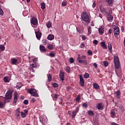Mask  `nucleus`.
<instances>
[{
    "label": "nucleus",
    "instance_id": "obj_1",
    "mask_svg": "<svg viewBox=\"0 0 125 125\" xmlns=\"http://www.w3.org/2000/svg\"><path fill=\"white\" fill-rule=\"evenodd\" d=\"M81 17L83 21L86 22V23H89L90 22V19H89V16L87 13L85 11L83 12L81 15Z\"/></svg>",
    "mask_w": 125,
    "mask_h": 125
},
{
    "label": "nucleus",
    "instance_id": "obj_2",
    "mask_svg": "<svg viewBox=\"0 0 125 125\" xmlns=\"http://www.w3.org/2000/svg\"><path fill=\"white\" fill-rule=\"evenodd\" d=\"M113 32L114 33V37L115 39L119 40V36H120V28L117 25H114L113 27Z\"/></svg>",
    "mask_w": 125,
    "mask_h": 125
},
{
    "label": "nucleus",
    "instance_id": "obj_3",
    "mask_svg": "<svg viewBox=\"0 0 125 125\" xmlns=\"http://www.w3.org/2000/svg\"><path fill=\"white\" fill-rule=\"evenodd\" d=\"M13 91H14V90L13 89H10L8 90L5 95V99L7 100L11 99L12 98V93H13Z\"/></svg>",
    "mask_w": 125,
    "mask_h": 125
},
{
    "label": "nucleus",
    "instance_id": "obj_4",
    "mask_svg": "<svg viewBox=\"0 0 125 125\" xmlns=\"http://www.w3.org/2000/svg\"><path fill=\"white\" fill-rule=\"evenodd\" d=\"M28 93H30L32 96L35 97H39V94L37 92V90L35 88H31L28 90Z\"/></svg>",
    "mask_w": 125,
    "mask_h": 125
},
{
    "label": "nucleus",
    "instance_id": "obj_5",
    "mask_svg": "<svg viewBox=\"0 0 125 125\" xmlns=\"http://www.w3.org/2000/svg\"><path fill=\"white\" fill-rule=\"evenodd\" d=\"M77 60L79 63H82L83 65H87V60L81 59V56L80 55H78Z\"/></svg>",
    "mask_w": 125,
    "mask_h": 125
},
{
    "label": "nucleus",
    "instance_id": "obj_6",
    "mask_svg": "<svg viewBox=\"0 0 125 125\" xmlns=\"http://www.w3.org/2000/svg\"><path fill=\"white\" fill-rule=\"evenodd\" d=\"M106 19L109 22H112L113 19H114V17H113V16H112V15H111V14L109 13H107Z\"/></svg>",
    "mask_w": 125,
    "mask_h": 125
},
{
    "label": "nucleus",
    "instance_id": "obj_7",
    "mask_svg": "<svg viewBox=\"0 0 125 125\" xmlns=\"http://www.w3.org/2000/svg\"><path fill=\"white\" fill-rule=\"evenodd\" d=\"M31 23L32 25H34V26H37V25H38V20L36 18H32L31 20Z\"/></svg>",
    "mask_w": 125,
    "mask_h": 125
},
{
    "label": "nucleus",
    "instance_id": "obj_8",
    "mask_svg": "<svg viewBox=\"0 0 125 125\" xmlns=\"http://www.w3.org/2000/svg\"><path fill=\"white\" fill-rule=\"evenodd\" d=\"M79 77L80 80V84L81 86L83 87L84 86V80H83V78L81 75H79Z\"/></svg>",
    "mask_w": 125,
    "mask_h": 125
},
{
    "label": "nucleus",
    "instance_id": "obj_9",
    "mask_svg": "<svg viewBox=\"0 0 125 125\" xmlns=\"http://www.w3.org/2000/svg\"><path fill=\"white\" fill-rule=\"evenodd\" d=\"M96 108L98 110H103L104 108V105H103L102 103H98V105L96 106Z\"/></svg>",
    "mask_w": 125,
    "mask_h": 125
},
{
    "label": "nucleus",
    "instance_id": "obj_10",
    "mask_svg": "<svg viewBox=\"0 0 125 125\" xmlns=\"http://www.w3.org/2000/svg\"><path fill=\"white\" fill-rule=\"evenodd\" d=\"M105 30V28L104 26H102L99 29V35H103L104 34V31Z\"/></svg>",
    "mask_w": 125,
    "mask_h": 125
},
{
    "label": "nucleus",
    "instance_id": "obj_11",
    "mask_svg": "<svg viewBox=\"0 0 125 125\" xmlns=\"http://www.w3.org/2000/svg\"><path fill=\"white\" fill-rule=\"evenodd\" d=\"M65 76V73L62 71V70L60 71V78L61 79V81H64V77Z\"/></svg>",
    "mask_w": 125,
    "mask_h": 125
},
{
    "label": "nucleus",
    "instance_id": "obj_12",
    "mask_svg": "<svg viewBox=\"0 0 125 125\" xmlns=\"http://www.w3.org/2000/svg\"><path fill=\"white\" fill-rule=\"evenodd\" d=\"M11 63L12 65H17V63H18V60L14 58H12L11 60Z\"/></svg>",
    "mask_w": 125,
    "mask_h": 125
},
{
    "label": "nucleus",
    "instance_id": "obj_13",
    "mask_svg": "<svg viewBox=\"0 0 125 125\" xmlns=\"http://www.w3.org/2000/svg\"><path fill=\"white\" fill-rule=\"evenodd\" d=\"M40 50L41 52H45L46 51V49H45V47L42 45H40Z\"/></svg>",
    "mask_w": 125,
    "mask_h": 125
},
{
    "label": "nucleus",
    "instance_id": "obj_14",
    "mask_svg": "<svg viewBox=\"0 0 125 125\" xmlns=\"http://www.w3.org/2000/svg\"><path fill=\"white\" fill-rule=\"evenodd\" d=\"M17 100H18V98H17V94H15L14 102L13 103V105H14V106H15V105H16Z\"/></svg>",
    "mask_w": 125,
    "mask_h": 125
},
{
    "label": "nucleus",
    "instance_id": "obj_15",
    "mask_svg": "<svg viewBox=\"0 0 125 125\" xmlns=\"http://www.w3.org/2000/svg\"><path fill=\"white\" fill-rule=\"evenodd\" d=\"M101 46L104 49H107V46H106V43L105 42H101Z\"/></svg>",
    "mask_w": 125,
    "mask_h": 125
},
{
    "label": "nucleus",
    "instance_id": "obj_16",
    "mask_svg": "<svg viewBox=\"0 0 125 125\" xmlns=\"http://www.w3.org/2000/svg\"><path fill=\"white\" fill-rule=\"evenodd\" d=\"M20 108H18L15 111V116L17 117H20Z\"/></svg>",
    "mask_w": 125,
    "mask_h": 125
},
{
    "label": "nucleus",
    "instance_id": "obj_17",
    "mask_svg": "<svg viewBox=\"0 0 125 125\" xmlns=\"http://www.w3.org/2000/svg\"><path fill=\"white\" fill-rule=\"evenodd\" d=\"M36 38L38 40H40L41 38H42V33L40 32H37L36 33Z\"/></svg>",
    "mask_w": 125,
    "mask_h": 125
},
{
    "label": "nucleus",
    "instance_id": "obj_18",
    "mask_svg": "<svg viewBox=\"0 0 125 125\" xmlns=\"http://www.w3.org/2000/svg\"><path fill=\"white\" fill-rule=\"evenodd\" d=\"M100 11L101 12H102V13H106V14H108V11H107V10H106V9L105 8H100Z\"/></svg>",
    "mask_w": 125,
    "mask_h": 125
},
{
    "label": "nucleus",
    "instance_id": "obj_19",
    "mask_svg": "<svg viewBox=\"0 0 125 125\" xmlns=\"http://www.w3.org/2000/svg\"><path fill=\"white\" fill-rule=\"evenodd\" d=\"M114 63L120 62V60H119V57H118V56H114Z\"/></svg>",
    "mask_w": 125,
    "mask_h": 125
},
{
    "label": "nucleus",
    "instance_id": "obj_20",
    "mask_svg": "<svg viewBox=\"0 0 125 125\" xmlns=\"http://www.w3.org/2000/svg\"><path fill=\"white\" fill-rule=\"evenodd\" d=\"M108 49L109 50V52H110V53H112V49L113 48V47L112 46V44H111L110 42H108Z\"/></svg>",
    "mask_w": 125,
    "mask_h": 125
},
{
    "label": "nucleus",
    "instance_id": "obj_21",
    "mask_svg": "<svg viewBox=\"0 0 125 125\" xmlns=\"http://www.w3.org/2000/svg\"><path fill=\"white\" fill-rule=\"evenodd\" d=\"M40 121L42 125H44V124H45V119L42 117L40 118Z\"/></svg>",
    "mask_w": 125,
    "mask_h": 125
},
{
    "label": "nucleus",
    "instance_id": "obj_22",
    "mask_svg": "<svg viewBox=\"0 0 125 125\" xmlns=\"http://www.w3.org/2000/svg\"><path fill=\"white\" fill-rule=\"evenodd\" d=\"M53 39H54V35L52 34H50L47 37V39L49 40V41H52Z\"/></svg>",
    "mask_w": 125,
    "mask_h": 125
},
{
    "label": "nucleus",
    "instance_id": "obj_23",
    "mask_svg": "<svg viewBox=\"0 0 125 125\" xmlns=\"http://www.w3.org/2000/svg\"><path fill=\"white\" fill-rule=\"evenodd\" d=\"M93 86L94 88H95V89H98V88L100 87L99 85H98V84H97V83H93Z\"/></svg>",
    "mask_w": 125,
    "mask_h": 125
},
{
    "label": "nucleus",
    "instance_id": "obj_24",
    "mask_svg": "<svg viewBox=\"0 0 125 125\" xmlns=\"http://www.w3.org/2000/svg\"><path fill=\"white\" fill-rule=\"evenodd\" d=\"M115 94H116V98L118 99L120 98V96L121 95V91L117 90V91L115 92Z\"/></svg>",
    "mask_w": 125,
    "mask_h": 125
},
{
    "label": "nucleus",
    "instance_id": "obj_25",
    "mask_svg": "<svg viewBox=\"0 0 125 125\" xmlns=\"http://www.w3.org/2000/svg\"><path fill=\"white\" fill-rule=\"evenodd\" d=\"M47 81L49 82V83H50L51 82V80H52V76H51V75L50 74H48L47 75Z\"/></svg>",
    "mask_w": 125,
    "mask_h": 125
},
{
    "label": "nucleus",
    "instance_id": "obj_26",
    "mask_svg": "<svg viewBox=\"0 0 125 125\" xmlns=\"http://www.w3.org/2000/svg\"><path fill=\"white\" fill-rule=\"evenodd\" d=\"M58 94H53V100L55 101H57V98H58Z\"/></svg>",
    "mask_w": 125,
    "mask_h": 125
},
{
    "label": "nucleus",
    "instance_id": "obj_27",
    "mask_svg": "<svg viewBox=\"0 0 125 125\" xmlns=\"http://www.w3.org/2000/svg\"><path fill=\"white\" fill-rule=\"evenodd\" d=\"M115 69H119L120 68V62H114Z\"/></svg>",
    "mask_w": 125,
    "mask_h": 125
},
{
    "label": "nucleus",
    "instance_id": "obj_28",
    "mask_svg": "<svg viewBox=\"0 0 125 125\" xmlns=\"http://www.w3.org/2000/svg\"><path fill=\"white\" fill-rule=\"evenodd\" d=\"M5 49V47L3 45H0V51H3Z\"/></svg>",
    "mask_w": 125,
    "mask_h": 125
},
{
    "label": "nucleus",
    "instance_id": "obj_29",
    "mask_svg": "<svg viewBox=\"0 0 125 125\" xmlns=\"http://www.w3.org/2000/svg\"><path fill=\"white\" fill-rule=\"evenodd\" d=\"M42 9H45V3L44 2H42L41 3Z\"/></svg>",
    "mask_w": 125,
    "mask_h": 125
},
{
    "label": "nucleus",
    "instance_id": "obj_30",
    "mask_svg": "<svg viewBox=\"0 0 125 125\" xmlns=\"http://www.w3.org/2000/svg\"><path fill=\"white\" fill-rule=\"evenodd\" d=\"M46 26L48 29H50V27H51V23H50V21H49L46 23Z\"/></svg>",
    "mask_w": 125,
    "mask_h": 125
},
{
    "label": "nucleus",
    "instance_id": "obj_31",
    "mask_svg": "<svg viewBox=\"0 0 125 125\" xmlns=\"http://www.w3.org/2000/svg\"><path fill=\"white\" fill-rule=\"evenodd\" d=\"M110 114H111V118H114V117H115V111L112 110L110 112Z\"/></svg>",
    "mask_w": 125,
    "mask_h": 125
},
{
    "label": "nucleus",
    "instance_id": "obj_32",
    "mask_svg": "<svg viewBox=\"0 0 125 125\" xmlns=\"http://www.w3.org/2000/svg\"><path fill=\"white\" fill-rule=\"evenodd\" d=\"M88 114L89 115V116H93V115H94V113H93V111L89 110L88 111Z\"/></svg>",
    "mask_w": 125,
    "mask_h": 125
},
{
    "label": "nucleus",
    "instance_id": "obj_33",
    "mask_svg": "<svg viewBox=\"0 0 125 125\" xmlns=\"http://www.w3.org/2000/svg\"><path fill=\"white\" fill-rule=\"evenodd\" d=\"M47 47L50 50L53 49V45L52 44H49V45L47 46Z\"/></svg>",
    "mask_w": 125,
    "mask_h": 125
},
{
    "label": "nucleus",
    "instance_id": "obj_34",
    "mask_svg": "<svg viewBox=\"0 0 125 125\" xmlns=\"http://www.w3.org/2000/svg\"><path fill=\"white\" fill-rule=\"evenodd\" d=\"M50 57H55V54L54 53L50 52L49 54Z\"/></svg>",
    "mask_w": 125,
    "mask_h": 125
},
{
    "label": "nucleus",
    "instance_id": "obj_35",
    "mask_svg": "<svg viewBox=\"0 0 125 125\" xmlns=\"http://www.w3.org/2000/svg\"><path fill=\"white\" fill-rule=\"evenodd\" d=\"M88 78H89V74L85 73L84 75V78L87 79Z\"/></svg>",
    "mask_w": 125,
    "mask_h": 125
},
{
    "label": "nucleus",
    "instance_id": "obj_36",
    "mask_svg": "<svg viewBox=\"0 0 125 125\" xmlns=\"http://www.w3.org/2000/svg\"><path fill=\"white\" fill-rule=\"evenodd\" d=\"M75 100L77 102L80 101L81 100V97L80 96V95L77 96V97L76 98Z\"/></svg>",
    "mask_w": 125,
    "mask_h": 125
},
{
    "label": "nucleus",
    "instance_id": "obj_37",
    "mask_svg": "<svg viewBox=\"0 0 125 125\" xmlns=\"http://www.w3.org/2000/svg\"><path fill=\"white\" fill-rule=\"evenodd\" d=\"M69 60H70V63L71 64H73V63H74V62H75V60H74V58H70Z\"/></svg>",
    "mask_w": 125,
    "mask_h": 125
},
{
    "label": "nucleus",
    "instance_id": "obj_38",
    "mask_svg": "<svg viewBox=\"0 0 125 125\" xmlns=\"http://www.w3.org/2000/svg\"><path fill=\"white\" fill-rule=\"evenodd\" d=\"M42 42L43 43V44H46V43H47V40H46V39H43L42 41Z\"/></svg>",
    "mask_w": 125,
    "mask_h": 125
},
{
    "label": "nucleus",
    "instance_id": "obj_39",
    "mask_svg": "<svg viewBox=\"0 0 125 125\" xmlns=\"http://www.w3.org/2000/svg\"><path fill=\"white\" fill-rule=\"evenodd\" d=\"M3 80L4 81L5 83H8V82H9L8 81V79L7 78V77L6 76L4 77Z\"/></svg>",
    "mask_w": 125,
    "mask_h": 125
},
{
    "label": "nucleus",
    "instance_id": "obj_40",
    "mask_svg": "<svg viewBox=\"0 0 125 125\" xmlns=\"http://www.w3.org/2000/svg\"><path fill=\"white\" fill-rule=\"evenodd\" d=\"M19 85H20V86L17 85L16 87H17V88L20 89L21 88V87H22V83H20Z\"/></svg>",
    "mask_w": 125,
    "mask_h": 125
},
{
    "label": "nucleus",
    "instance_id": "obj_41",
    "mask_svg": "<svg viewBox=\"0 0 125 125\" xmlns=\"http://www.w3.org/2000/svg\"><path fill=\"white\" fill-rule=\"evenodd\" d=\"M79 111H80V107H77L76 108L75 110H73L74 112H75V113H76L77 114V113L79 112Z\"/></svg>",
    "mask_w": 125,
    "mask_h": 125
},
{
    "label": "nucleus",
    "instance_id": "obj_42",
    "mask_svg": "<svg viewBox=\"0 0 125 125\" xmlns=\"http://www.w3.org/2000/svg\"><path fill=\"white\" fill-rule=\"evenodd\" d=\"M66 71L67 73H70L71 71V68H70V67L67 66Z\"/></svg>",
    "mask_w": 125,
    "mask_h": 125
},
{
    "label": "nucleus",
    "instance_id": "obj_43",
    "mask_svg": "<svg viewBox=\"0 0 125 125\" xmlns=\"http://www.w3.org/2000/svg\"><path fill=\"white\" fill-rule=\"evenodd\" d=\"M104 65L105 67H108V65H109V63H108V62L104 61Z\"/></svg>",
    "mask_w": 125,
    "mask_h": 125
},
{
    "label": "nucleus",
    "instance_id": "obj_44",
    "mask_svg": "<svg viewBox=\"0 0 125 125\" xmlns=\"http://www.w3.org/2000/svg\"><path fill=\"white\" fill-rule=\"evenodd\" d=\"M91 33V27H89L88 28V34L89 35H90Z\"/></svg>",
    "mask_w": 125,
    "mask_h": 125
},
{
    "label": "nucleus",
    "instance_id": "obj_45",
    "mask_svg": "<svg viewBox=\"0 0 125 125\" xmlns=\"http://www.w3.org/2000/svg\"><path fill=\"white\" fill-rule=\"evenodd\" d=\"M0 15L2 16L3 15V10L0 8Z\"/></svg>",
    "mask_w": 125,
    "mask_h": 125
},
{
    "label": "nucleus",
    "instance_id": "obj_46",
    "mask_svg": "<svg viewBox=\"0 0 125 125\" xmlns=\"http://www.w3.org/2000/svg\"><path fill=\"white\" fill-rule=\"evenodd\" d=\"M21 115L22 118H26V114H25V113L23 112H21Z\"/></svg>",
    "mask_w": 125,
    "mask_h": 125
},
{
    "label": "nucleus",
    "instance_id": "obj_47",
    "mask_svg": "<svg viewBox=\"0 0 125 125\" xmlns=\"http://www.w3.org/2000/svg\"><path fill=\"white\" fill-rule=\"evenodd\" d=\"M23 103L24 104H25V105H28V104H29V101H28V100H25L23 101Z\"/></svg>",
    "mask_w": 125,
    "mask_h": 125
},
{
    "label": "nucleus",
    "instance_id": "obj_48",
    "mask_svg": "<svg viewBox=\"0 0 125 125\" xmlns=\"http://www.w3.org/2000/svg\"><path fill=\"white\" fill-rule=\"evenodd\" d=\"M0 108H1V109H2V108H3V103H2L0 101Z\"/></svg>",
    "mask_w": 125,
    "mask_h": 125
},
{
    "label": "nucleus",
    "instance_id": "obj_49",
    "mask_svg": "<svg viewBox=\"0 0 125 125\" xmlns=\"http://www.w3.org/2000/svg\"><path fill=\"white\" fill-rule=\"evenodd\" d=\"M77 115V113L75 111H73L72 112V118H75Z\"/></svg>",
    "mask_w": 125,
    "mask_h": 125
},
{
    "label": "nucleus",
    "instance_id": "obj_50",
    "mask_svg": "<svg viewBox=\"0 0 125 125\" xmlns=\"http://www.w3.org/2000/svg\"><path fill=\"white\" fill-rule=\"evenodd\" d=\"M53 87H58V84L57 83H53Z\"/></svg>",
    "mask_w": 125,
    "mask_h": 125
},
{
    "label": "nucleus",
    "instance_id": "obj_51",
    "mask_svg": "<svg viewBox=\"0 0 125 125\" xmlns=\"http://www.w3.org/2000/svg\"><path fill=\"white\" fill-rule=\"evenodd\" d=\"M84 43H82L81 44H80V47H81V48H84Z\"/></svg>",
    "mask_w": 125,
    "mask_h": 125
},
{
    "label": "nucleus",
    "instance_id": "obj_52",
    "mask_svg": "<svg viewBox=\"0 0 125 125\" xmlns=\"http://www.w3.org/2000/svg\"><path fill=\"white\" fill-rule=\"evenodd\" d=\"M87 53L88 55H92V51H91L90 50L87 51Z\"/></svg>",
    "mask_w": 125,
    "mask_h": 125
},
{
    "label": "nucleus",
    "instance_id": "obj_53",
    "mask_svg": "<svg viewBox=\"0 0 125 125\" xmlns=\"http://www.w3.org/2000/svg\"><path fill=\"white\" fill-rule=\"evenodd\" d=\"M62 6H66L67 5V3H66L65 1H63L62 3Z\"/></svg>",
    "mask_w": 125,
    "mask_h": 125
},
{
    "label": "nucleus",
    "instance_id": "obj_54",
    "mask_svg": "<svg viewBox=\"0 0 125 125\" xmlns=\"http://www.w3.org/2000/svg\"><path fill=\"white\" fill-rule=\"evenodd\" d=\"M83 106L84 107V108H87V104H86V103H84L83 104Z\"/></svg>",
    "mask_w": 125,
    "mask_h": 125
},
{
    "label": "nucleus",
    "instance_id": "obj_55",
    "mask_svg": "<svg viewBox=\"0 0 125 125\" xmlns=\"http://www.w3.org/2000/svg\"><path fill=\"white\" fill-rule=\"evenodd\" d=\"M81 59H86V56L85 55H82L81 57H80Z\"/></svg>",
    "mask_w": 125,
    "mask_h": 125
},
{
    "label": "nucleus",
    "instance_id": "obj_56",
    "mask_svg": "<svg viewBox=\"0 0 125 125\" xmlns=\"http://www.w3.org/2000/svg\"><path fill=\"white\" fill-rule=\"evenodd\" d=\"M106 2H108L109 4H111L112 2V0H105Z\"/></svg>",
    "mask_w": 125,
    "mask_h": 125
},
{
    "label": "nucleus",
    "instance_id": "obj_57",
    "mask_svg": "<svg viewBox=\"0 0 125 125\" xmlns=\"http://www.w3.org/2000/svg\"><path fill=\"white\" fill-rule=\"evenodd\" d=\"M93 43L94 44H97V43H98V41L97 40H95L93 41Z\"/></svg>",
    "mask_w": 125,
    "mask_h": 125
},
{
    "label": "nucleus",
    "instance_id": "obj_58",
    "mask_svg": "<svg viewBox=\"0 0 125 125\" xmlns=\"http://www.w3.org/2000/svg\"><path fill=\"white\" fill-rule=\"evenodd\" d=\"M112 32H113V30H112V28H110V29L108 30V34H109L110 35H111V34H112Z\"/></svg>",
    "mask_w": 125,
    "mask_h": 125
},
{
    "label": "nucleus",
    "instance_id": "obj_59",
    "mask_svg": "<svg viewBox=\"0 0 125 125\" xmlns=\"http://www.w3.org/2000/svg\"><path fill=\"white\" fill-rule=\"evenodd\" d=\"M36 101V99L35 98H32L31 100V102H32V103H34V102H35Z\"/></svg>",
    "mask_w": 125,
    "mask_h": 125
},
{
    "label": "nucleus",
    "instance_id": "obj_60",
    "mask_svg": "<svg viewBox=\"0 0 125 125\" xmlns=\"http://www.w3.org/2000/svg\"><path fill=\"white\" fill-rule=\"evenodd\" d=\"M121 31L123 33L125 32V28H124V26H121Z\"/></svg>",
    "mask_w": 125,
    "mask_h": 125
},
{
    "label": "nucleus",
    "instance_id": "obj_61",
    "mask_svg": "<svg viewBox=\"0 0 125 125\" xmlns=\"http://www.w3.org/2000/svg\"><path fill=\"white\" fill-rule=\"evenodd\" d=\"M82 39L83 41H85V40H86V37H85V36H82Z\"/></svg>",
    "mask_w": 125,
    "mask_h": 125
},
{
    "label": "nucleus",
    "instance_id": "obj_62",
    "mask_svg": "<svg viewBox=\"0 0 125 125\" xmlns=\"http://www.w3.org/2000/svg\"><path fill=\"white\" fill-rule=\"evenodd\" d=\"M95 6H96V4L95 3H93L92 4L93 8H94V7H95Z\"/></svg>",
    "mask_w": 125,
    "mask_h": 125
},
{
    "label": "nucleus",
    "instance_id": "obj_63",
    "mask_svg": "<svg viewBox=\"0 0 125 125\" xmlns=\"http://www.w3.org/2000/svg\"><path fill=\"white\" fill-rule=\"evenodd\" d=\"M94 67H95V68H97V63H94Z\"/></svg>",
    "mask_w": 125,
    "mask_h": 125
},
{
    "label": "nucleus",
    "instance_id": "obj_64",
    "mask_svg": "<svg viewBox=\"0 0 125 125\" xmlns=\"http://www.w3.org/2000/svg\"><path fill=\"white\" fill-rule=\"evenodd\" d=\"M66 89H67V90H70L71 89V87H70V86H67V87H66Z\"/></svg>",
    "mask_w": 125,
    "mask_h": 125
}]
</instances>
